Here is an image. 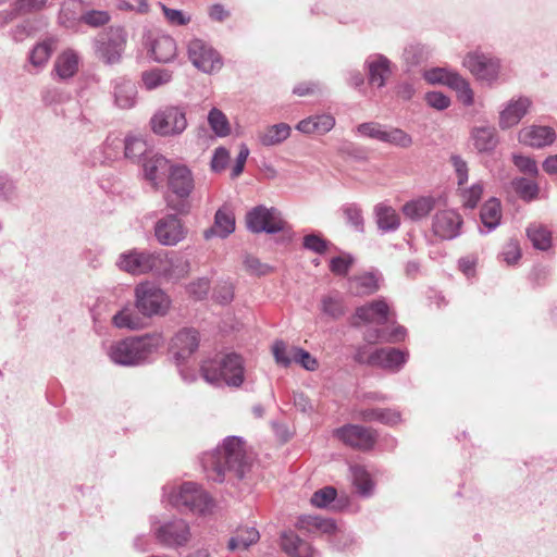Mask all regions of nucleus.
Wrapping results in <instances>:
<instances>
[{"instance_id": "f257e3e1", "label": "nucleus", "mask_w": 557, "mask_h": 557, "mask_svg": "<svg viewBox=\"0 0 557 557\" xmlns=\"http://www.w3.org/2000/svg\"><path fill=\"white\" fill-rule=\"evenodd\" d=\"M201 465L210 480L222 482L226 472L242 479L250 466V457L242 437L228 436L221 446L202 456Z\"/></svg>"}, {"instance_id": "f03ea898", "label": "nucleus", "mask_w": 557, "mask_h": 557, "mask_svg": "<svg viewBox=\"0 0 557 557\" xmlns=\"http://www.w3.org/2000/svg\"><path fill=\"white\" fill-rule=\"evenodd\" d=\"M164 343L165 339L160 332L128 337L113 343L108 349V356L115 364L139 366L149 361Z\"/></svg>"}, {"instance_id": "7ed1b4c3", "label": "nucleus", "mask_w": 557, "mask_h": 557, "mask_svg": "<svg viewBox=\"0 0 557 557\" xmlns=\"http://www.w3.org/2000/svg\"><path fill=\"white\" fill-rule=\"evenodd\" d=\"M244 360L240 355L230 352L212 360H206L201 366L203 379L213 385L223 383L239 387L244 382Z\"/></svg>"}, {"instance_id": "20e7f679", "label": "nucleus", "mask_w": 557, "mask_h": 557, "mask_svg": "<svg viewBox=\"0 0 557 557\" xmlns=\"http://www.w3.org/2000/svg\"><path fill=\"white\" fill-rule=\"evenodd\" d=\"M462 65L478 82L486 86L492 87L507 81L502 60L491 53L470 51L465 55Z\"/></svg>"}, {"instance_id": "39448f33", "label": "nucleus", "mask_w": 557, "mask_h": 557, "mask_svg": "<svg viewBox=\"0 0 557 557\" xmlns=\"http://www.w3.org/2000/svg\"><path fill=\"white\" fill-rule=\"evenodd\" d=\"M169 504L181 510L205 513L211 505L208 494L196 483L185 482L177 491L174 487L163 488Z\"/></svg>"}, {"instance_id": "423d86ee", "label": "nucleus", "mask_w": 557, "mask_h": 557, "mask_svg": "<svg viewBox=\"0 0 557 557\" xmlns=\"http://www.w3.org/2000/svg\"><path fill=\"white\" fill-rule=\"evenodd\" d=\"M127 42V32L122 26H110L94 39L97 58L106 64L119 63Z\"/></svg>"}, {"instance_id": "0eeeda50", "label": "nucleus", "mask_w": 557, "mask_h": 557, "mask_svg": "<svg viewBox=\"0 0 557 557\" xmlns=\"http://www.w3.org/2000/svg\"><path fill=\"white\" fill-rule=\"evenodd\" d=\"M135 306L144 315H164L170 309L169 296L154 283L146 281L135 287Z\"/></svg>"}, {"instance_id": "6e6552de", "label": "nucleus", "mask_w": 557, "mask_h": 557, "mask_svg": "<svg viewBox=\"0 0 557 557\" xmlns=\"http://www.w3.org/2000/svg\"><path fill=\"white\" fill-rule=\"evenodd\" d=\"M159 250L131 249L119 256L116 265L121 271L132 275L153 274L157 275L160 265Z\"/></svg>"}, {"instance_id": "1a4fd4ad", "label": "nucleus", "mask_w": 557, "mask_h": 557, "mask_svg": "<svg viewBox=\"0 0 557 557\" xmlns=\"http://www.w3.org/2000/svg\"><path fill=\"white\" fill-rule=\"evenodd\" d=\"M149 123L152 132L163 137L181 135L188 125L185 109L177 106L161 108Z\"/></svg>"}, {"instance_id": "9d476101", "label": "nucleus", "mask_w": 557, "mask_h": 557, "mask_svg": "<svg viewBox=\"0 0 557 557\" xmlns=\"http://www.w3.org/2000/svg\"><path fill=\"white\" fill-rule=\"evenodd\" d=\"M356 132L363 137L389 144L399 148H409L413 140L412 137L398 127H386L376 122H367L359 124Z\"/></svg>"}, {"instance_id": "9b49d317", "label": "nucleus", "mask_w": 557, "mask_h": 557, "mask_svg": "<svg viewBox=\"0 0 557 557\" xmlns=\"http://www.w3.org/2000/svg\"><path fill=\"white\" fill-rule=\"evenodd\" d=\"M246 223L252 233L275 234L284 230L285 221L275 208L258 206L247 213Z\"/></svg>"}, {"instance_id": "f8f14e48", "label": "nucleus", "mask_w": 557, "mask_h": 557, "mask_svg": "<svg viewBox=\"0 0 557 557\" xmlns=\"http://www.w3.org/2000/svg\"><path fill=\"white\" fill-rule=\"evenodd\" d=\"M188 58L195 67L203 73L211 74L222 67V59L206 41L195 38L187 46Z\"/></svg>"}, {"instance_id": "ddd939ff", "label": "nucleus", "mask_w": 557, "mask_h": 557, "mask_svg": "<svg viewBox=\"0 0 557 557\" xmlns=\"http://www.w3.org/2000/svg\"><path fill=\"white\" fill-rule=\"evenodd\" d=\"M154 236L162 246H176L185 239L187 228L176 214H166L154 224Z\"/></svg>"}, {"instance_id": "4468645a", "label": "nucleus", "mask_w": 557, "mask_h": 557, "mask_svg": "<svg viewBox=\"0 0 557 557\" xmlns=\"http://www.w3.org/2000/svg\"><path fill=\"white\" fill-rule=\"evenodd\" d=\"M160 265L157 269V276L168 280H181L190 272V261L187 257L175 252L160 249Z\"/></svg>"}, {"instance_id": "2eb2a0df", "label": "nucleus", "mask_w": 557, "mask_h": 557, "mask_svg": "<svg viewBox=\"0 0 557 557\" xmlns=\"http://www.w3.org/2000/svg\"><path fill=\"white\" fill-rule=\"evenodd\" d=\"M335 434L345 444L362 450L372 448L376 440L371 429L354 424L337 429Z\"/></svg>"}, {"instance_id": "dca6fc26", "label": "nucleus", "mask_w": 557, "mask_h": 557, "mask_svg": "<svg viewBox=\"0 0 557 557\" xmlns=\"http://www.w3.org/2000/svg\"><path fill=\"white\" fill-rule=\"evenodd\" d=\"M200 336L197 330L184 327L171 339L170 352L180 361L190 357L199 347Z\"/></svg>"}, {"instance_id": "f3484780", "label": "nucleus", "mask_w": 557, "mask_h": 557, "mask_svg": "<svg viewBox=\"0 0 557 557\" xmlns=\"http://www.w3.org/2000/svg\"><path fill=\"white\" fill-rule=\"evenodd\" d=\"M462 225L461 215L451 209L441 210L433 218L432 228L442 239H454L460 234Z\"/></svg>"}, {"instance_id": "a211bd4d", "label": "nucleus", "mask_w": 557, "mask_h": 557, "mask_svg": "<svg viewBox=\"0 0 557 557\" xmlns=\"http://www.w3.org/2000/svg\"><path fill=\"white\" fill-rule=\"evenodd\" d=\"M168 186L178 199H187L195 187L191 171L186 165H172L168 176Z\"/></svg>"}, {"instance_id": "6ab92c4d", "label": "nucleus", "mask_w": 557, "mask_h": 557, "mask_svg": "<svg viewBox=\"0 0 557 557\" xmlns=\"http://www.w3.org/2000/svg\"><path fill=\"white\" fill-rule=\"evenodd\" d=\"M158 541L170 547L185 545L190 539L189 525L184 520H175L156 531Z\"/></svg>"}, {"instance_id": "aec40b11", "label": "nucleus", "mask_w": 557, "mask_h": 557, "mask_svg": "<svg viewBox=\"0 0 557 557\" xmlns=\"http://www.w3.org/2000/svg\"><path fill=\"white\" fill-rule=\"evenodd\" d=\"M532 102L528 97L510 99L504 109L499 112L498 125L500 129H509L519 124L522 117L528 113Z\"/></svg>"}, {"instance_id": "412c9836", "label": "nucleus", "mask_w": 557, "mask_h": 557, "mask_svg": "<svg viewBox=\"0 0 557 557\" xmlns=\"http://www.w3.org/2000/svg\"><path fill=\"white\" fill-rule=\"evenodd\" d=\"M388 305L383 299L373 300L367 305L358 307L355 314L354 325L358 326L360 322L384 324L389 320Z\"/></svg>"}, {"instance_id": "4be33fe9", "label": "nucleus", "mask_w": 557, "mask_h": 557, "mask_svg": "<svg viewBox=\"0 0 557 557\" xmlns=\"http://www.w3.org/2000/svg\"><path fill=\"white\" fill-rule=\"evenodd\" d=\"M408 352L397 348H381L373 351L367 362L391 371H399L407 362Z\"/></svg>"}, {"instance_id": "5701e85b", "label": "nucleus", "mask_w": 557, "mask_h": 557, "mask_svg": "<svg viewBox=\"0 0 557 557\" xmlns=\"http://www.w3.org/2000/svg\"><path fill=\"white\" fill-rule=\"evenodd\" d=\"M518 139L523 145L533 148H542L552 145L556 139V134L554 129L548 126L533 125L520 129Z\"/></svg>"}, {"instance_id": "b1692460", "label": "nucleus", "mask_w": 557, "mask_h": 557, "mask_svg": "<svg viewBox=\"0 0 557 557\" xmlns=\"http://www.w3.org/2000/svg\"><path fill=\"white\" fill-rule=\"evenodd\" d=\"M171 166L170 161L162 154L156 153L146 157L143 164L145 178L157 188L163 182L166 173L170 172Z\"/></svg>"}, {"instance_id": "393cba45", "label": "nucleus", "mask_w": 557, "mask_h": 557, "mask_svg": "<svg viewBox=\"0 0 557 557\" xmlns=\"http://www.w3.org/2000/svg\"><path fill=\"white\" fill-rule=\"evenodd\" d=\"M235 230V218L232 211L225 207L220 208L214 215V224L203 232L206 239L214 236L225 238Z\"/></svg>"}, {"instance_id": "a878e982", "label": "nucleus", "mask_w": 557, "mask_h": 557, "mask_svg": "<svg viewBox=\"0 0 557 557\" xmlns=\"http://www.w3.org/2000/svg\"><path fill=\"white\" fill-rule=\"evenodd\" d=\"M471 140L480 153H490L498 145L496 128L490 125L475 126L471 131Z\"/></svg>"}, {"instance_id": "bb28decb", "label": "nucleus", "mask_w": 557, "mask_h": 557, "mask_svg": "<svg viewBox=\"0 0 557 557\" xmlns=\"http://www.w3.org/2000/svg\"><path fill=\"white\" fill-rule=\"evenodd\" d=\"M290 133L292 128L288 124L277 123L258 129L256 137L261 146L273 147L284 143L290 136Z\"/></svg>"}, {"instance_id": "cd10ccee", "label": "nucleus", "mask_w": 557, "mask_h": 557, "mask_svg": "<svg viewBox=\"0 0 557 557\" xmlns=\"http://www.w3.org/2000/svg\"><path fill=\"white\" fill-rule=\"evenodd\" d=\"M282 549L289 557H314L315 549L294 532H286L281 537Z\"/></svg>"}, {"instance_id": "c85d7f7f", "label": "nucleus", "mask_w": 557, "mask_h": 557, "mask_svg": "<svg viewBox=\"0 0 557 557\" xmlns=\"http://www.w3.org/2000/svg\"><path fill=\"white\" fill-rule=\"evenodd\" d=\"M436 199L432 196H422L407 201L401 211L404 215L411 221H420L426 218L435 208Z\"/></svg>"}, {"instance_id": "c756f323", "label": "nucleus", "mask_w": 557, "mask_h": 557, "mask_svg": "<svg viewBox=\"0 0 557 557\" xmlns=\"http://www.w3.org/2000/svg\"><path fill=\"white\" fill-rule=\"evenodd\" d=\"M79 61L76 51L66 49L57 57L53 70L60 79H69L78 72Z\"/></svg>"}, {"instance_id": "7c9ffc66", "label": "nucleus", "mask_w": 557, "mask_h": 557, "mask_svg": "<svg viewBox=\"0 0 557 557\" xmlns=\"http://www.w3.org/2000/svg\"><path fill=\"white\" fill-rule=\"evenodd\" d=\"M114 100L119 108L131 109L136 103V85L126 78L120 77L114 81Z\"/></svg>"}, {"instance_id": "2f4dec72", "label": "nucleus", "mask_w": 557, "mask_h": 557, "mask_svg": "<svg viewBox=\"0 0 557 557\" xmlns=\"http://www.w3.org/2000/svg\"><path fill=\"white\" fill-rule=\"evenodd\" d=\"M335 125V119L331 114H321L309 116L301 120L296 129L304 134H319L323 135L330 132Z\"/></svg>"}, {"instance_id": "473e14b6", "label": "nucleus", "mask_w": 557, "mask_h": 557, "mask_svg": "<svg viewBox=\"0 0 557 557\" xmlns=\"http://www.w3.org/2000/svg\"><path fill=\"white\" fill-rule=\"evenodd\" d=\"M374 215L376 225L383 233L395 232L400 225L399 214L386 203H377L374 207Z\"/></svg>"}, {"instance_id": "72a5a7b5", "label": "nucleus", "mask_w": 557, "mask_h": 557, "mask_svg": "<svg viewBox=\"0 0 557 557\" xmlns=\"http://www.w3.org/2000/svg\"><path fill=\"white\" fill-rule=\"evenodd\" d=\"M151 53L157 62L166 63L176 55V42L169 35H159L151 42Z\"/></svg>"}, {"instance_id": "f704fd0d", "label": "nucleus", "mask_w": 557, "mask_h": 557, "mask_svg": "<svg viewBox=\"0 0 557 557\" xmlns=\"http://www.w3.org/2000/svg\"><path fill=\"white\" fill-rule=\"evenodd\" d=\"M58 38L50 36L39 41L29 52V62L35 67H42L57 48Z\"/></svg>"}, {"instance_id": "c9c22d12", "label": "nucleus", "mask_w": 557, "mask_h": 557, "mask_svg": "<svg viewBox=\"0 0 557 557\" xmlns=\"http://www.w3.org/2000/svg\"><path fill=\"white\" fill-rule=\"evenodd\" d=\"M481 222L486 227V232L495 230L502 219V205L497 198L488 199L482 207L480 213Z\"/></svg>"}, {"instance_id": "e433bc0d", "label": "nucleus", "mask_w": 557, "mask_h": 557, "mask_svg": "<svg viewBox=\"0 0 557 557\" xmlns=\"http://www.w3.org/2000/svg\"><path fill=\"white\" fill-rule=\"evenodd\" d=\"M350 288L357 295H370L379 289V275L374 272H366L349 280Z\"/></svg>"}, {"instance_id": "4c0bfd02", "label": "nucleus", "mask_w": 557, "mask_h": 557, "mask_svg": "<svg viewBox=\"0 0 557 557\" xmlns=\"http://www.w3.org/2000/svg\"><path fill=\"white\" fill-rule=\"evenodd\" d=\"M112 324L117 329L134 331L143 326V320L129 305H126L112 317Z\"/></svg>"}, {"instance_id": "58836bf2", "label": "nucleus", "mask_w": 557, "mask_h": 557, "mask_svg": "<svg viewBox=\"0 0 557 557\" xmlns=\"http://www.w3.org/2000/svg\"><path fill=\"white\" fill-rule=\"evenodd\" d=\"M172 81V72L166 69H151L143 72L141 82L147 90H153L169 84Z\"/></svg>"}, {"instance_id": "ea45409f", "label": "nucleus", "mask_w": 557, "mask_h": 557, "mask_svg": "<svg viewBox=\"0 0 557 557\" xmlns=\"http://www.w3.org/2000/svg\"><path fill=\"white\" fill-rule=\"evenodd\" d=\"M368 69L370 84L383 87L389 74V61L385 57L379 55L376 60L368 62Z\"/></svg>"}, {"instance_id": "a19ab883", "label": "nucleus", "mask_w": 557, "mask_h": 557, "mask_svg": "<svg viewBox=\"0 0 557 557\" xmlns=\"http://www.w3.org/2000/svg\"><path fill=\"white\" fill-rule=\"evenodd\" d=\"M516 194L524 201H532L539 197L540 186L536 182L528 177H516L511 182Z\"/></svg>"}, {"instance_id": "79ce46f5", "label": "nucleus", "mask_w": 557, "mask_h": 557, "mask_svg": "<svg viewBox=\"0 0 557 557\" xmlns=\"http://www.w3.org/2000/svg\"><path fill=\"white\" fill-rule=\"evenodd\" d=\"M79 8L81 3L77 0L64 1L59 13L60 25L73 28L77 22H81Z\"/></svg>"}, {"instance_id": "37998d69", "label": "nucleus", "mask_w": 557, "mask_h": 557, "mask_svg": "<svg viewBox=\"0 0 557 557\" xmlns=\"http://www.w3.org/2000/svg\"><path fill=\"white\" fill-rule=\"evenodd\" d=\"M527 235L536 249L547 250L552 245V233L541 224H531Z\"/></svg>"}, {"instance_id": "c03bdc74", "label": "nucleus", "mask_w": 557, "mask_h": 557, "mask_svg": "<svg viewBox=\"0 0 557 557\" xmlns=\"http://www.w3.org/2000/svg\"><path fill=\"white\" fill-rule=\"evenodd\" d=\"M208 124L218 137H226L231 133L227 116L218 108H212L208 114Z\"/></svg>"}, {"instance_id": "a18cd8bd", "label": "nucleus", "mask_w": 557, "mask_h": 557, "mask_svg": "<svg viewBox=\"0 0 557 557\" xmlns=\"http://www.w3.org/2000/svg\"><path fill=\"white\" fill-rule=\"evenodd\" d=\"M423 76L430 84H442L451 88L453 81L455 82V77H459L460 74L446 67H433L425 71Z\"/></svg>"}, {"instance_id": "49530a36", "label": "nucleus", "mask_w": 557, "mask_h": 557, "mask_svg": "<svg viewBox=\"0 0 557 557\" xmlns=\"http://www.w3.org/2000/svg\"><path fill=\"white\" fill-rule=\"evenodd\" d=\"M259 537V532L255 528L239 529L237 530L236 535L230 540L228 548L231 550H235L240 547L247 548L251 544L258 542Z\"/></svg>"}, {"instance_id": "de8ad7c7", "label": "nucleus", "mask_w": 557, "mask_h": 557, "mask_svg": "<svg viewBox=\"0 0 557 557\" xmlns=\"http://www.w3.org/2000/svg\"><path fill=\"white\" fill-rule=\"evenodd\" d=\"M125 157L137 161L147 153L146 141L137 136H128L123 141Z\"/></svg>"}, {"instance_id": "09e8293b", "label": "nucleus", "mask_w": 557, "mask_h": 557, "mask_svg": "<svg viewBox=\"0 0 557 557\" xmlns=\"http://www.w3.org/2000/svg\"><path fill=\"white\" fill-rule=\"evenodd\" d=\"M457 94V99L462 106L471 107L474 103V91L470 86V83L463 78L461 75L459 77H455V82L453 81V87Z\"/></svg>"}, {"instance_id": "8fccbe9b", "label": "nucleus", "mask_w": 557, "mask_h": 557, "mask_svg": "<svg viewBox=\"0 0 557 557\" xmlns=\"http://www.w3.org/2000/svg\"><path fill=\"white\" fill-rule=\"evenodd\" d=\"M483 191L484 184L482 182H476L470 187L460 189L462 206L469 209H474L481 200Z\"/></svg>"}, {"instance_id": "3c124183", "label": "nucleus", "mask_w": 557, "mask_h": 557, "mask_svg": "<svg viewBox=\"0 0 557 557\" xmlns=\"http://www.w3.org/2000/svg\"><path fill=\"white\" fill-rule=\"evenodd\" d=\"M351 475L358 492L361 495L368 496L373 488L369 473L362 467L355 466L351 467Z\"/></svg>"}, {"instance_id": "603ef678", "label": "nucleus", "mask_w": 557, "mask_h": 557, "mask_svg": "<svg viewBox=\"0 0 557 557\" xmlns=\"http://www.w3.org/2000/svg\"><path fill=\"white\" fill-rule=\"evenodd\" d=\"M272 354L277 364L287 368L293 363L292 346L284 341L277 339L272 345Z\"/></svg>"}, {"instance_id": "864d4df0", "label": "nucleus", "mask_w": 557, "mask_h": 557, "mask_svg": "<svg viewBox=\"0 0 557 557\" xmlns=\"http://www.w3.org/2000/svg\"><path fill=\"white\" fill-rule=\"evenodd\" d=\"M512 162L515 166L524 175L535 177L540 173L536 161L529 156L513 153Z\"/></svg>"}, {"instance_id": "5fc2aeb1", "label": "nucleus", "mask_w": 557, "mask_h": 557, "mask_svg": "<svg viewBox=\"0 0 557 557\" xmlns=\"http://www.w3.org/2000/svg\"><path fill=\"white\" fill-rule=\"evenodd\" d=\"M343 213L349 223L356 231L363 232L364 220L362 210L355 203H348L343 207Z\"/></svg>"}, {"instance_id": "6e6d98bb", "label": "nucleus", "mask_w": 557, "mask_h": 557, "mask_svg": "<svg viewBox=\"0 0 557 557\" xmlns=\"http://www.w3.org/2000/svg\"><path fill=\"white\" fill-rule=\"evenodd\" d=\"M110 20L109 12L104 10H89L81 15V22L95 28L108 24Z\"/></svg>"}, {"instance_id": "4d7b16f0", "label": "nucleus", "mask_w": 557, "mask_h": 557, "mask_svg": "<svg viewBox=\"0 0 557 557\" xmlns=\"http://www.w3.org/2000/svg\"><path fill=\"white\" fill-rule=\"evenodd\" d=\"M17 198L18 190L15 182L5 175H0V201L12 203Z\"/></svg>"}, {"instance_id": "13d9d810", "label": "nucleus", "mask_w": 557, "mask_h": 557, "mask_svg": "<svg viewBox=\"0 0 557 557\" xmlns=\"http://www.w3.org/2000/svg\"><path fill=\"white\" fill-rule=\"evenodd\" d=\"M321 310L333 319H338L344 314V306L341 298L334 296H324L321 299Z\"/></svg>"}, {"instance_id": "bf43d9fd", "label": "nucleus", "mask_w": 557, "mask_h": 557, "mask_svg": "<svg viewBox=\"0 0 557 557\" xmlns=\"http://www.w3.org/2000/svg\"><path fill=\"white\" fill-rule=\"evenodd\" d=\"M292 355L294 356L293 362L300 364L308 371H314L318 369V361L307 350L292 346Z\"/></svg>"}, {"instance_id": "052dcab7", "label": "nucleus", "mask_w": 557, "mask_h": 557, "mask_svg": "<svg viewBox=\"0 0 557 557\" xmlns=\"http://www.w3.org/2000/svg\"><path fill=\"white\" fill-rule=\"evenodd\" d=\"M302 246L310 251L323 255L327 250L330 242L324 239L321 235L312 233L304 237Z\"/></svg>"}, {"instance_id": "680f3d73", "label": "nucleus", "mask_w": 557, "mask_h": 557, "mask_svg": "<svg viewBox=\"0 0 557 557\" xmlns=\"http://www.w3.org/2000/svg\"><path fill=\"white\" fill-rule=\"evenodd\" d=\"M336 490L332 486H325L313 493L311 504L318 508L327 507L336 497Z\"/></svg>"}, {"instance_id": "e2e57ef3", "label": "nucleus", "mask_w": 557, "mask_h": 557, "mask_svg": "<svg viewBox=\"0 0 557 557\" xmlns=\"http://www.w3.org/2000/svg\"><path fill=\"white\" fill-rule=\"evenodd\" d=\"M354 263L352 256L343 253L338 257L332 258L330 261V270L335 275H346Z\"/></svg>"}, {"instance_id": "0e129e2a", "label": "nucleus", "mask_w": 557, "mask_h": 557, "mask_svg": "<svg viewBox=\"0 0 557 557\" xmlns=\"http://www.w3.org/2000/svg\"><path fill=\"white\" fill-rule=\"evenodd\" d=\"M500 258L508 265L516 264L521 258V249L519 243L512 239L506 243L500 252Z\"/></svg>"}, {"instance_id": "69168bd1", "label": "nucleus", "mask_w": 557, "mask_h": 557, "mask_svg": "<svg viewBox=\"0 0 557 557\" xmlns=\"http://www.w3.org/2000/svg\"><path fill=\"white\" fill-rule=\"evenodd\" d=\"M245 269L253 275H267L271 272L272 268L265 263L260 262L259 259L252 256H246L244 259Z\"/></svg>"}, {"instance_id": "338daca9", "label": "nucleus", "mask_w": 557, "mask_h": 557, "mask_svg": "<svg viewBox=\"0 0 557 557\" xmlns=\"http://www.w3.org/2000/svg\"><path fill=\"white\" fill-rule=\"evenodd\" d=\"M324 519L318 516H302L299 518L297 527L311 534H318Z\"/></svg>"}, {"instance_id": "774afa93", "label": "nucleus", "mask_w": 557, "mask_h": 557, "mask_svg": "<svg viewBox=\"0 0 557 557\" xmlns=\"http://www.w3.org/2000/svg\"><path fill=\"white\" fill-rule=\"evenodd\" d=\"M426 103L440 111L447 109L450 106V99L440 91H431L425 95Z\"/></svg>"}]
</instances>
